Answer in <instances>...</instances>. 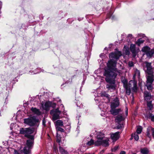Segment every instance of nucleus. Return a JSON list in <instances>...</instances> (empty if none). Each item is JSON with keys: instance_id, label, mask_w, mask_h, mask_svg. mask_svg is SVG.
<instances>
[{"instance_id": "1", "label": "nucleus", "mask_w": 154, "mask_h": 154, "mask_svg": "<svg viewBox=\"0 0 154 154\" xmlns=\"http://www.w3.org/2000/svg\"><path fill=\"white\" fill-rule=\"evenodd\" d=\"M116 60L113 59L108 61L107 63V67L103 75L106 77L105 80L108 83L111 82V78L115 79L118 74L121 75L122 74V71L116 68Z\"/></svg>"}, {"instance_id": "2", "label": "nucleus", "mask_w": 154, "mask_h": 154, "mask_svg": "<svg viewBox=\"0 0 154 154\" xmlns=\"http://www.w3.org/2000/svg\"><path fill=\"white\" fill-rule=\"evenodd\" d=\"M33 128H21L20 130V134L24 135L25 137L29 138L26 141V146L23 149V152L25 154H29L30 149L33 146L34 140V136L31 134L34 131Z\"/></svg>"}, {"instance_id": "3", "label": "nucleus", "mask_w": 154, "mask_h": 154, "mask_svg": "<svg viewBox=\"0 0 154 154\" xmlns=\"http://www.w3.org/2000/svg\"><path fill=\"white\" fill-rule=\"evenodd\" d=\"M38 122V120L34 116L24 119V123L30 126H33Z\"/></svg>"}, {"instance_id": "4", "label": "nucleus", "mask_w": 154, "mask_h": 154, "mask_svg": "<svg viewBox=\"0 0 154 154\" xmlns=\"http://www.w3.org/2000/svg\"><path fill=\"white\" fill-rule=\"evenodd\" d=\"M59 108L54 109L51 110L50 113L52 116V120L55 121L60 119V115L61 113V111L59 110Z\"/></svg>"}, {"instance_id": "5", "label": "nucleus", "mask_w": 154, "mask_h": 154, "mask_svg": "<svg viewBox=\"0 0 154 154\" xmlns=\"http://www.w3.org/2000/svg\"><path fill=\"white\" fill-rule=\"evenodd\" d=\"M144 64L145 65L144 66V69L145 71L148 74H152V69L151 66V63L145 62Z\"/></svg>"}, {"instance_id": "6", "label": "nucleus", "mask_w": 154, "mask_h": 154, "mask_svg": "<svg viewBox=\"0 0 154 154\" xmlns=\"http://www.w3.org/2000/svg\"><path fill=\"white\" fill-rule=\"evenodd\" d=\"M119 104V100L117 97L113 99L111 104V109H114L118 107Z\"/></svg>"}, {"instance_id": "7", "label": "nucleus", "mask_w": 154, "mask_h": 154, "mask_svg": "<svg viewBox=\"0 0 154 154\" xmlns=\"http://www.w3.org/2000/svg\"><path fill=\"white\" fill-rule=\"evenodd\" d=\"M137 82L134 80H131L129 82V86L132 87V90L134 91H136L137 90Z\"/></svg>"}, {"instance_id": "8", "label": "nucleus", "mask_w": 154, "mask_h": 154, "mask_svg": "<svg viewBox=\"0 0 154 154\" xmlns=\"http://www.w3.org/2000/svg\"><path fill=\"white\" fill-rule=\"evenodd\" d=\"M150 133H151L152 137L154 138V128L151 126H149L147 128L146 134L147 136L149 138H150L151 137Z\"/></svg>"}, {"instance_id": "9", "label": "nucleus", "mask_w": 154, "mask_h": 154, "mask_svg": "<svg viewBox=\"0 0 154 154\" xmlns=\"http://www.w3.org/2000/svg\"><path fill=\"white\" fill-rule=\"evenodd\" d=\"M120 132L118 131L111 134V137L113 141H116L119 137Z\"/></svg>"}, {"instance_id": "10", "label": "nucleus", "mask_w": 154, "mask_h": 154, "mask_svg": "<svg viewBox=\"0 0 154 154\" xmlns=\"http://www.w3.org/2000/svg\"><path fill=\"white\" fill-rule=\"evenodd\" d=\"M42 106L44 109L48 111L51 106V102L46 101L44 104L42 103Z\"/></svg>"}, {"instance_id": "11", "label": "nucleus", "mask_w": 154, "mask_h": 154, "mask_svg": "<svg viewBox=\"0 0 154 154\" xmlns=\"http://www.w3.org/2000/svg\"><path fill=\"white\" fill-rule=\"evenodd\" d=\"M112 80H111V82L110 83H109V84L107 85L106 86V88L109 90H115L116 89V85L115 84V82H113L112 83Z\"/></svg>"}, {"instance_id": "12", "label": "nucleus", "mask_w": 154, "mask_h": 154, "mask_svg": "<svg viewBox=\"0 0 154 154\" xmlns=\"http://www.w3.org/2000/svg\"><path fill=\"white\" fill-rule=\"evenodd\" d=\"M144 97L145 99L147 101L149 100L151 98L150 93L146 91L144 93Z\"/></svg>"}, {"instance_id": "13", "label": "nucleus", "mask_w": 154, "mask_h": 154, "mask_svg": "<svg viewBox=\"0 0 154 154\" xmlns=\"http://www.w3.org/2000/svg\"><path fill=\"white\" fill-rule=\"evenodd\" d=\"M145 116L146 119H150L152 121L154 122V115L151 113H149L148 114H146L145 115Z\"/></svg>"}, {"instance_id": "14", "label": "nucleus", "mask_w": 154, "mask_h": 154, "mask_svg": "<svg viewBox=\"0 0 154 154\" xmlns=\"http://www.w3.org/2000/svg\"><path fill=\"white\" fill-rule=\"evenodd\" d=\"M148 76L147 77L146 83L152 84L154 81L153 75L152 74Z\"/></svg>"}, {"instance_id": "15", "label": "nucleus", "mask_w": 154, "mask_h": 154, "mask_svg": "<svg viewBox=\"0 0 154 154\" xmlns=\"http://www.w3.org/2000/svg\"><path fill=\"white\" fill-rule=\"evenodd\" d=\"M109 139H106L101 140L102 145L105 147H107L109 146Z\"/></svg>"}, {"instance_id": "16", "label": "nucleus", "mask_w": 154, "mask_h": 154, "mask_svg": "<svg viewBox=\"0 0 154 154\" xmlns=\"http://www.w3.org/2000/svg\"><path fill=\"white\" fill-rule=\"evenodd\" d=\"M31 110L32 112L35 114H36L38 115H40L41 112L39 109H37L36 108L32 107L31 108Z\"/></svg>"}, {"instance_id": "17", "label": "nucleus", "mask_w": 154, "mask_h": 154, "mask_svg": "<svg viewBox=\"0 0 154 154\" xmlns=\"http://www.w3.org/2000/svg\"><path fill=\"white\" fill-rule=\"evenodd\" d=\"M120 111V109H112L110 111V112L112 114L115 116L117 115L119 112Z\"/></svg>"}, {"instance_id": "18", "label": "nucleus", "mask_w": 154, "mask_h": 154, "mask_svg": "<svg viewBox=\"0 0 154 154\" xmlns=\"http://www.w3.org/2000/svg\"><path fill=\"white\" fill-rule=\"evenodd\" d=\"M154 54V49H149V51L147 53L146 55L148 57L150 58L152 57Z\"/></svg>"}, {"instance_id": "19", "label": "nucleus", "mask_w": 154, "mask_h": 154, "mask_svg": "<svg viewBox=\"0 0 154 154\" xmlns=\"http://www.w3.org/2000/svg\"><path fill=\"white\" fill-rule=\"evenodd\" d=\"M140 152L142 154H148L149 151L148 149L145 147L143 148H141Z\"/></svg>"}, {"instance_id": "20", "label": "nucleus", "mask_w": 154, "mask_h": 154, "mask_svg": "<svg viewBox=\"0 0 154 154\" xmlns=\"http://www.w3.org/2000/svg\"><path fill=\"white\" fill-rule=\"evenodd\" d=\"M59 148L60 154H68L67 152L61 146H60Z\"/></svg>"}, {"instance_id": "21", "label": "nucleus", "mask_w": 154, "mask_h": 154, "mask_svg": "<svg viewBox=\"0 0 154 154\" xmlns=\"http://www.w3.org/2000/svg\"><path fill=\"white\" fill-rule=\"evenodd\" d=\"M150 48L147 46H146L143 47L141 50L142 52H144L145 54L146 55L147 53L149 51Z\"/></svg>"}, {"instance_id": "22", "label": "nucleus", "mask_w": 154, "mask_h": 154, "mask_svg": "<svg viewBox=\"0 0 154 154\" xmlns=\"http://www.w3.org/2000/svg\"><path fill=\"white\" fill-rule=\"evenodd\" d=\"M41 71L43 72V69H40L39 68H37L35 69L34 71L31 70L30 71V72H31L32 73H33V74H36L39 72H40Z\"/></svg>"}, {"instance_id": "23", "label": "nucleus", "mask_w": 154, "mask_h": 154, "mask_svg": "<svg viewBox=\"0 0 154 154\" xmlns=\"http://www.w3.org/2000/svg\"><path fill=\"white\" fill-rule=\"evenodd\" d=\"M55 125L56 127L61 126L63 125V123L62 120H58L56 122Z\"/></svg>"}, {"instance_id": "24", "label": "nucleus", "mask_w": 154, "mask_h": 154, "mask_svg": "<svg viewBox=\"0 0 154 154\" xmlns=\"http://www.w3.org/2000/svg\"><path fill=\"white\" fill-rule=\"evenodd\" d=\"M109 57L110 58H113L116 60L118 59L119 57V56H117L116 54L114 53H111L110 54Z\"/></svg>"}, {"instance_id": "25", "label": "nucleus", "mask_w": 154, "mask_h": 154, "mask_svg": "<svg viewBox=\"0 0 154 154\" xmlns=\"http://www.w3.org/2000/svg\"><path fill=\"white\" fill-rule=\"evenodd\" d=\"M123 119L122 116L118 115L116 117L115 121L116 122H120L122 121Z\"/></svg>"}, {"instance_id": "26", "label": "nucleus", "mask_w": 154, "mask_h": 154, "mask_svg": "<svg viewBox=\"0 0 154 154\" xmlns=\"http://www.w3.org/2000/svg\"><path fill=\"white\" fill-rule=\"evenodd\" d=\"M104 134L102 133H99L97 136V138L98 140H102L104 137Z\"/></svg>"}, {"instance_id": "27", "label": "nucleus", "mask_w": 154, "mask_h": 154, "mask_svg": "<svg viewBox=\"0 0 154 154\" xmlns=\"http://www.w3.org/2000/svg\"><path fill=\"white\" fill-rule=\"evenodd\" d=\"M152 102L151 101H147V106L150 110H152L153 107V106L152 104Z\"/></svg>"}, {"instance_id": "28", "label": "nucleus", "mask_w": 154, "mask_h": 154, "mask_svg": "<svg viewBox=\"0 0 154 154\" xmlns=\"http://www.w3.org/2000/svg\"><path fill=\"white\" fill-rule=\"evenodd\" d=\"M94 145L95 146H98L102 145L101 140H98L97 141L94 142Z\"/></svg>"}, {"instance_id": "29", "label": "nucleus", "mask_w": 154, "mask_h": 154, "mask_svg": "<svg viewBox=\"0 0 154 154\" xmlns=\"http://www.w3.org/2000/svg\"><path fill=\"white\" fill-rule=\"evenodd\" d=\"M144 41L141 38L138 39L136 42V44L138 46H140L141 44L144 42Z\"/></svg>"}, {"instance_id": "30", "label": "nucleus", "mask_w": 154, "mask_h": 154, "mask_svg": "<svg viewBox=\"0 0 154 154\" xmlns=\"http://www.w3.org/2000/svg\"><path fill=\"white\" fill-rule=\"evenodd\" d=\"M152 83H146V86L147 87V89L149 90H151L152 89Z\"/></svg>"}, {"instance_id": "31", "label": "nucleus", "mask_w": 154, "mask_h": 154, "mask_svg": "<svg viewBox=\"0 0 154 154\" xmlns=\"http://www.w3.org/2000/svg\"><path fill=\"white\" fill-rule=\"evenodd\" d=\"M86 144L88 146H91L94 144V140L93 139H91L90 141L87 142Z\"/></svg>"}, {"instance_id": "32", "label": "nucleus", "mask_w": 154, "mask_h": 154, "mask_svg": "<svg viewBox=\"0 0 154 154\" xmlns=\"http://www.w3.org/2000/svg\"><path fill=\"white\" fill-rule=\"evenodd\" d=\"M135 45L133 44H131L130 45V49L131 51L136 50L135 49Z\"/></svg>"}, {"instance_id": "33", "label": "nucleus", "mask_w": 154, "mask_h": 154, "mask_svg": "<svg viewBox=\"0 0 154 154\" xmlns=\"http://www.w3.org/2000/svg\"><path fill=\"white\" fill-rule=\"evenodd\" d=\"M101 96L102 97H105L107 98L109 97V94L106 93L105 91H103L102 92Z\"/></svg>"}, {"instance_id": "34", "label": "nucleus", "mask_w": 154, "mask_h": 154, "mask_svg": "<svg viewBox=\"0 0 154 154\" xmlns=\"http://www.w3.org/2000/svg\"><path fill=\"white\" fill-rule=\"evenodd\" d=\"M131 51L132 53L133 57H135L137 54L138 52L137 50H135Z\"/></svg>"}, {"instance_id": "35", "label": "nucleus", "mask_w": 154, "mask_h": 154, "mask_svg": "<svg viewBox=\"0 0 154 154\" xmlns=\"http://www.w3.org/2000/svg\"><path fill=\"white\" fill-rule=\"evenodd\" d=\"M128 66L130 68L133 67L134 66V62L132 61H129L128 63Z\"/></svg>"}, {"instance_id": "36", "label": "nucleus", "mask_w": 154, "mask_h": 154, "mask_svg": "<svg viewBox=\"0 0 154 154\" xmlns=\"http://www.w3.org/2000/svg\"><path fill=\"white\" fill-rule=\"evenodd\" d=\"M124 85V87L127 86V81L126 79H124L122 81Z\"/></svg>"}, {"instance_id": "37", "label": "nucleus", "mask_w": 154, "mask_h": 154, "mask_svg": "<svg viewBox=\"0 0 154 154\" xmlns=\"http://www.w3.org/2000/svg\"><path fill=\"white\" fill-rule=\"evenodd\" d=\"M142 131V128L141 127H140L138 128L137 130V134H140L141 133Z\"/></svg>"}, {"instance_id": "38", "label": "nucleus", "mask_w": 154, "mask_h": 154, "mask_svg": "<svg viewBox=\"0 0 154 154\" xmlns=\"http://www.w3.org/2000/svg\"><path fill=\"white\" fill-rule=\"evenodd\" d=\"M126 88V92L127 94L129 95L131 93V90L127 88V86L125 87Z\"/></svg>"}, {"instance_id": "39", "label": "nucleus", "mask_w": 154, "mask_h": 154, "mask_svg": "<svg viewBox=\"0 0 154 154\" xmlns=\"http://www.w3.org/2000/svg\"><path fill=\"white\" fill-rule=\"evenodd\" d=\"M56 129L57 131H60L61 132H63L64 131V129L60 127H56Z\"/></svg>"}, {"instance_id": "40", "label": "nucleus", "mask_w": 154, "mask_h": 154, "mask_svg": "<svg viewBox=\"0 0 154 154\" xmlns=\"http://www.w3.org/2000/svg\"><path fill=\"white\" fill-rule=\"evenodd\" d=\"M134 139L136 140H138V139H139V136H138V135L137 134V133H135L134 134Z\"/></svg>"}, {"instance_id": "41", "label": "nucleus", "mask_w": 154, "mask_h": 154, "mask_svg": "<svg viewBox=\"0 0 154 154\" xmlns=\"http://www.w3.org/2000/svg\"><path fill=\"white\" fill-rule=\"evenodd\" d=\"M135 74L136 75H137L138 77H139L140 76V72L137 69H136L135 70Z\"/></svg>"}, {"instance_id": "42", "label": "nucleus", "mask_w": 154, "mask_h": 154, "mask_svg": "<svg viewBox=\"0 0 154 154\" xmlns=\"http://www.w3.org/2000/svg\"><path fill=\"white\" fill-rule=\"evenodd\" d=\"M119 146H116L111 149V151L113 152H115L118 149Z\"/></svg>"}, {"instance_id": "43", "label": "nucleus", "mask_w": 154, "mask_h": 154, "mask_svg": "<svg viewBox=\"0 0 154 154\" xmlns=\"http://www.w3.org/2000/svg\"><path fill=\"white\" fill-rule=\"evenodd\" d=\"M57 142L60 143L61 141L60 138V137L59 136H58L57 133Z\"/></svg>"}, {"instance_id": "44", "label": "nucleus", "mask_w": 154, "mask_h": 154, "mask_svg": "<svg viewBox=\"0 0 154 154\" xmlns=\"http://www.w3.org/2000/svg\"><path fill=\"white\" fill-rule=\"evenodd\" d=\"M48 94L47 92H44V95L45 97V98L48 99L49 97L48 96Z\"/></svg>"}, {"instance_id": "45", "label": "nucleus", "mask_w": 154, "mask_h": 154, "mask_svg": "<svg viewBox=\"0 0 154 154\" xmlns=\"http://www.w3.org/2000/svg\"><path fill=\"white\" fill-rule=\"evenodd\" d=\"M53 148L54 151L56 152L57 151V147L55 144H54L53 146Z\"/></svg>"}, {"instance_id": "46", "label": "nucleus", "mask_w": 154, "mask_h": 154, "mask_svg": "<svg viewBox=\"0 0 154 154\" xmlns=\"http://www.w3.org/2000/svg\"><path fill=\"white\" fill-rule=\"evenodd\" d=\"M56 104L55 103H52L51 102V106L53 108H55L56 106Z\"/></svg>"}, {"instance_id": "47", "label": "nucleus", "mask_w": 154, "mask_h": 154, "mask_svg": "<svg viewBox=\"0 0 154 154\" xmlns=\"http://www.w3.org/2000/svg\"><path fill=\"white\" fill-rule=\"evenodd\" d=\"M125 53L127 55H129L130 54V52L128 49H126L125 50Z\"/></svg>"}, {"instance_id": "48", "label": "nucleus", "mask_w": 154, "mask_h": 154, "mask_svg": "<svg viewBox=\"0 0 154 154\" xmlns=\"http://www.w3.org/2000/svg\"><path fill=\"white\" fill-rule=\"evenodd\" d=\"M128 38H130V39H132L133 38L132 35L131 34H129L128 36Z\"/></svg>"}, {"instance_id": "49", "label": "nucleus", "mask_w": 154, "mask_h": 154, "mask_svg": "<svg viewBox=\"0 0 154 154\" xmlns=\"http://www.w3.org/2000/svg\"><path fill=\"white\" fill-rule=\"evenodd\" d=\"M122 125H123L119 124L117 126V128L119 129H121L122 128Z\"/></svg>"}, {"instance_id": "50", "label": "nucleus", "mask_w": 154, "mask_h": 154, "mask_svg": "<svg viewBox=\"0 0 154 154\" xmlns=\"http://www.w3.org/2000/svg\"><path fill=\"white\" fill-rule=\"evenodd\" d=\"M14 125V123H11V125H10V129L11 130H12V129H13V128H12V127Z\"/></svg>"}, {"instance_id": "51", "label": "nucleus", "mask_w": 154, "mask_h": 154, "mask_svg": "<svg viewBox=\"0 0 154 154\" xmlns=\"http://www.w3.org/2000/svg\"><path fill=\"white\" fill-rule=\"evenodd\" d=\"M45 123H46V122H45V119H43L42 120V124H43V125L44 126H45Z\"/></svg>"}, {"instance_id": "52", "label": "nucleus", "mask_w": 154, "mask_h": 154, "mask_svg": "<svg viewBox=\"0 0 154 154\" xmlns=\"http://www.w3.org/2000/svg\"><path fill=\"white\" fill-rule=\"evenodd\" d=\"M125 113L126 114V115H128V109L127 107H126V110H125Z\"/></svg>"}, {"instance_id": "53", "label": "nucleus", "mask_w": 154, "mask_h": 154, "mask_svg": "<svg viewBox=\"0 0 154 154\" xmlns=\"http://www.w3.org/2000/svg\"><path fill=\"white\" fill-rule=\"evenodd\" d=\"M8 102V100L7 99V98H6L5 99V101L4 103L5 104V105H6V104Z\"/></svg>"}, {"instance_id": "54", "label": "nucleus", "mask_w": 154, "mask_h": 154, "mask_svg": "<svg viewBox=\"0 0 154 154\" xmlns=\"http://www.w3.org/2000/svg\"><path fill=\"white\" fill-rule=\"evenodd\" d=\"M126 152L125 151H121L120 154H125Z\"/></svg>"}, {"instance_id": "55", "label": "nucleus", "mask_w": 154, "mask_h": 154, "mask_svg": "<svg viewBox=\"0 0 154 154\" xmlns=\"http://www.w3.org/2000/svg\"><path fill=\"white\" fill-rule=\"evenodd\" d=\"M103 54H100V57L101 58H102L103 57V55H104Z\"/></svg>"}, {"instance_id": "56", "label": "nucleus", "mask_w": 154, "mask_h": 154, "mask_svg": "<svg viewBox=\"0 0 154 154\" xmlns=\"http://www.w3.org/2000/svg\"><path fill=\"white\" fill-rule=\"evenodd\" d=\"M14 154H20L19 153L17 152L16 150H14Z\"/></svg>"}, {"instance_id": "57", "label": "nucleus", "mask_w": 154, "mask_h": 154, "mask_svg": "<svg viewBox=\"0 0 154 154\" xmlns=\"http://www.w3.org/2000/svg\"><path fill=\"white\" fill-rule=\"evenodd\" d=\"M104 150H103L100 152V153L101 154H102L104 152Z\"/></svg>"}, {"instance_id": "58", "label": "nucleus", "mask_w": 154, "mask_h": 154, "mask_svg": "<svg viewBox=\"0 0 154 154\" xmlns=\"http://www.w3.org/2000/svg\"><path fill=\"white\" fill-rule=\"evenodd\" d=\"M61 106L62 108H63V109L62 110V111H64V107L63 106L62 104V105H61Z\"/></svg>"}, {"instance_id": "59", "label": "nucleus", "mask_w": 154, "mask_h": 154, "mask_svg": "<svg viewBox=\"0 0 154 154\" xmlns=\"http://www.w3.org/2000/svg\"><path fill=\"white\" fill-rule=\"evenodd\" d=\"M2 5V3L1 1H0V7H1Z\"/></svg>"}, {"instance_id": "60", "label": "nucleus", "mask_w": 154, "mask_h": 154, "mask_svg": "<svg viewBox=\"0 0 154 154\" xmlns=\"http://www.w3.org/2000/svg\"><path fill=\"white\" fill-rule=\"evenodd\" d=\"M64 85V84H63V85H61V87H62L63 85Z\"/></svg>"}, {"instance_id": "61", "label": "nucleus", "mask_w": 154, "mask_h": 154, "mask_svg": "<svg viewBox=\"0 0 154 154\" xmlns=\"http://www.w3.org/2000/svg\"><path fill=\"white\" fill-rule=\"evenodd\" d=\"M85 154H88V153H85Z\"/></svg>"}]
</instances>
